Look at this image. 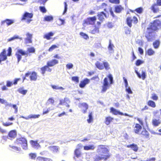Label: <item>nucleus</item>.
<instances>
[{"mask_svg": "<svg viewBox=\"0 0 161 161\" xmlns=\"http://www.w3.org/2000/svg\"><path fill=\"white\" fill-rule=\"evenodd\" d=\"M71 80L72 81L76 83H78L79 82V78L76 76L72 77H71Z\"/></svg>", "mask_w": 161, "mask_h": 161, "instance_id": "49530a36", "label": "nucleus"}, {"mask_svg": "<svg viewBox=\"0 0 161 161\" xmlns=\"http://www.w3.org/2000/svg\"><path fill=\"white\" fill-rule=\"evenodd\" d=\"M147 104L148 106L153 108H154L156 107L155 102L151 100H149L147 102Z\"/></svg>", "mask_w": 161, "mask_h": 161, "instance_id": "72a5a7b5", "label": "nucleus"}, {"mask_svg": "<svg viewBox=\"0 0 161 161\" xmlns=\"http://www.w3.org/2000/svg\"><path fill=\"white\" fill-rule=\"evenodd\" d=\"M158 5L156 3L153 4L150 7L151 10L155 13H156L159 11V8L158 7Z\"/></svg>", "mask_w": 161, "mask_h": 161, "instance_id": "a211bd4d", "label": "nucleus"}, {"mask_svg": "<svg viewBox=\"0 0 161 161\" xmlns=\"http://www.w3.org/2000/svg\"><path fill=\"white\" fill-rule=\"evenodd\" d=\"M5 23H6L7 26H9L14 23V21L9 19H6L1 22L2 25L4 24Z\"/></svg>", "mask_w": 161, "mask_h": 161, "instance_id": "c756f323", "label": "nucleus"}, {"mask_svg": "<svg viewBox=\"0 0 161 161\" xmlns=\"http://www.w3.org/2000/svg\"><path fill=\"white\" fill-rule=\"evenodd\" d=\"M19 37L18 36H14L12 37L9 38L8 40V41H10L12 40H13L15 39H19Z\"/></svg>", "mask_w": 161, "mask_h": 161, "instance_id": "69168bd1", "label": "nucleus"}, {"mask_svg": "<svg viewBox=\"0 0 161 161\" xmlns=\"http://www.w3.org/2000/svg\"><path fill=\"white\" fill-rule=\"evenodd\" d=\"M80 35L85 39H87L89 38L87 34L83 32H80Z\"/></svg>", "mask_w": 161, "mask_h": 161, "instance_id": "de8ad7c7", "label": "nucleus"}, {"mask_svg": "<svg viewBox=\"0 0 161 161\" xmlns=\"http://www.w3.org/2000/svg\"><path fill=\"white\" fill-rule=\"evenodd\" d=\"M140 135L141 136L144 138L148 139L149 138L150 134L145 129H143Z\"/></svg>", "mask_w": 161, "mask_h": 161, "instance_id": "f8f14e48", "label": "nucleus"}, {"mask_svg": "<svg viewBox=\"0 0 161 161\" xmlns=\"http://www.w3.org/2000/svg\"><path fill=\"white\" fill-rule=\"evenodd\" d=\"M8 53L6 54V51L5 49H4L0 53V64L2 61L6 60L7 58V56H10L12 54V48L9 47L7 50Z\"/></svg>", "mask_w": 161, "mask_h": 161, "instance_id": "423d86ee", "label": "nucleus"}, {"mask_svg": "<svg viewBox=\"0 0 161 161\" xmlns=\"http://www.w3.org/2000/svg\"><path fill=\"white\" fill-rule=\"evenodd\" d=\"M124 9L121 5H119L116 6L114 8V11L116 13H120Z\"/></svg>", "mask_w": 161, "mask_h": 161, "instance_id": "c85d7f7f", "label": "nucleus"}, {"mask_svg": "<svg viewBox=\"0 0 161 161\" xmlns=\"http://www.w3.org/2000/svg\"><path fill=\"white\" fill-rule=\"evenodd\" d=\"M161 123V120L160 119H153L152 121V124L154 126H158Z\"/></svg>", "mask_w": 161, "mask_h": 161, "instance_id": "b1692460", "label": "nucleus"}, {"mask_svg": "<svg viewBox=\"0 0 161 161\" xmlns=\"http://www.w3.org/2000/svg\"><path fill=\"white\" fill-rule=\"evenodd\" d=\"M54 33L52 32H50L45 34L43 36V38L47 40H49L51 39V37L54 35Z\"/></svg>", "mask_w": 161, "mask_h": 161, "instance_id": "a878e982", "label": "nucleus"}, {"mask_svg": "<svg viewBox=\"0 0 161 161\" xmlns=\"http://www.w3.org/2000/svg\"><path fill=\"white\" fill-rule=\"evenodd\" d=\"M51 150L54 152H57L58 151V147L57 146H53L50 147Z\"/></svg>", "mask_w": 161, "mask_h": 161, "instance_id": "79ce46f5", "label": "nucleus"}, {"mask_svg": "<svg viewBox=\"0 0 161 161\" xmlns=\"http://www.w3.org/2000/svg\"><path fill=\"white\" fill-rule=\"evenodd\" d=\"M135 72L136 74L138 77L140 78H142V80H144L146 77V74L145 72L142 71V75H141L137 71V70H135Z\"/></svg>", "mask_w": 161, "mask_h": 161, "instance_id": "393cba45", "label": "nucleus"}, {"mask_svg": "<svg viewBox=\"0 0 161 161\" xmlns=\"http://www.w3.org/2000/svg\"><path fill=\"white\" fill-rule=\"evenodd\" d=\"M89 119H87V121L88 123H90L93 121V118L92 116V113H90L89 115Z\"/></svg>", "mask_w": 161, "mask_h": 161, "instance_id": "a19ab883", "label": "nucleus"}, {"mask_svg": "<svg viewBox=\"0 0 161 161\" xmlns=\"http://www.w3.org/2000/svg\"><path fill=\"white\" fill-rule=\"evenodd\" d=\"M29 156L31 159H35L36 157V154L35 153H31L29 154Z\"/></svg>", "mask_w": 161, "mask_h": 161, "instance_id": "8fccbe9b", "label": "nucleus"}, {"mask_svg": "<svg viewBox=\"0 0 161 161\" xmlns=\"http://www.w3.org/2000/svg\"><path fill=\"white\" fill-rule=\"evenodd\" d=\"M103 66H104V68H105L106 70H108L109 69L110 67L108 63L107 62H103Z\"/></svg>", "mask_w": 161, "mask_h": 161, "instance_id": "c03bdc74", "label": "nucleus"}, {"mask_svg": "<svg viewBox=\"0 0 161 161\" xmlns=\"http://www.w3.org/2000/svg\"><path fill=\"white\" fill-rule=\"evenodd\" d=\"M151 98L153 100L157 101L158 99V97L156 94L153 93L152 94Z\"/></svg>", "mask_w": 161, "mask_h": 161, "instance_id": "3c124183", "label": "nucleus"}, {"mask_svg": "<svg viewBox=\"0 0 161 161\" xmlns=\"http://www.w3.org/2000/svg\"><path fill=\"white\" fill-rule=\"evenodd\" d=\"M14 143L16 145H21L24 149H27V142L26 139L24 137H20L17 138L14 142Z\"/></svg>", "mask_w": 161, "mask_h": 161, "instance_id": "39448f33", "label": "nucleus"}, {"mask_svg": "<svg viewBox=\"0 0 161 161\" xmlns=\"http://www.w3.org/2000/svg\"><path fill=\"white\" fill-rule=\"evenodd\" d=\"M25 43H30L32 42V38H26L25 39Z\"/></svg>", "mask_w": 161, "mask_h": 161, "instance_id": "4d7b16f0", "label": "nucleus"}, {"mask_svg": "<svg viewBox=\"0 0 161 161\" xmlns=\"http://www.w3.org/2000/svg\"><path fill=\"white\" fill-rule=\"evenodd\" d=\"M41 73L43 75L45 74L46 71L48 72H51L52 71L51 69L47 65L41 67Z\"/></svg>", "mask_w": 161, "mask_h": 161, "instance_id": "6ab92c4d", "label": "nucleus"}, {"mask_svg": "<svg viewBox=\"0 0 161 161\" xmlns=\"http://www.w3.org/2000/svg\"><path fill=\"white\" fill-rule=\"evenodd\" d=\"M28 53H26L25 51L21 49L18 50L15 55L17 58L18 62H19L21 59V55L27 56L28 53H34L35 52V48L33 47H31L28 48L27 49Z\"/></svg>", "mask_w": 161, "mask_h": 161, "instance_id": "20e7f679", "label": "nucleus"}, {"mask_svg": "<svg viewBox=\"0 0 161 161\" xmlns=\"http://www.w3.org/2000/svg\"><path fill=\"white\" fill-rule=\"evenodd\" d=\"M58 61L55 59H52L51 61H49L47 62V65L49 67H52L55 65L58 64Z\"/></svg>", "mask_w": 161, "mask_h": 161, "instance_id": "f3484780", "label": "nucleus"}, {"mask_svg": "<svg viewBox=\"0 0 161 161\" xmlns=\"http://www.w3.org/2000/svg\"><path fill=\"white\" fill-rule=\"evenodd\" d=\"M53 17L52 16H46L44 18V20L48 22H50L53 20Z\"/></svg>", "mask_w": 161, "mask_h": 161, "instance_id": "f704fd0d", "label": "nucleus"}, {"mask_svg": "<svg viewBox=\"0 0 161 161\" xmlns=\"http://www.w3.org/2000/svg\"><path fill=\"white\" fill-rule=\"evenodd\" d=\"M114 47V45L113 44H112L111 42V41H110L109 44L108 46V49L109 50L111 51L113 50V47Z\"/></svg>", "mask_w": 161, "mask_h": 161, "instance_id": "bf43d9fd", "label": "nucleus"}, {"mask_svg": "<svg viewBox=\"0 0 161 161\" xmlns=\"http://www.w3.org/2000/svg\"><path fill=\"white\" fill-rule=\"evenodd\" d=\"M30 143L32 147L38 149L41 147V146L38 143L37 141L31 140Z\"/></svg>", "mask_w": 161, "mask_h": 161, "instance_id": "4468645a", "label": "nucleus"}, {"mask_svg": "<svg viewBox=\"0 0 161 161\" xmlns=\"http://www.w3.org/2000/svg\"><path fill=\"white\" fill-rule=\"evenodd\" d=\"M155 53L154 51L152 48L148 49L146 52L147 55L149 56H151L154 54Z\"/></svg>", "mask_w": 161, "mask_h": 161, "instance_id": "4c0bfd02", "label": "nucleus"}, {"mask_svg": "<svg viewBox=\"0 0 161 161\" xmlns=\"http://www.w3.org/2000/svg\"><path fill=\"white\" fill-rule=\"evenodd\" d=\"M95 146L94 145L86 146L84 147V149L85 150H93L95 148Z\"/></svg>", "mask_w": 161, "mask_h": 161, "instance_id": "7c9ffc66", "label": "nucleus"}, {"mask_svg": "<svg viewBox=\"0 0 161 161\" xmlns=\"http://www.w3.org/2000/svg\"><path fill=\"white\" fill-rule=\"evenodd\" d=\"M33 14L31 13L25 12L23 14L22 19V20H26V22L29 23L32 21L31 19L32 18Z\"/></svg>", "mask_w": 161, "mask_h": 161, "instance_id": "6e6552de", "label": "nucleus"}, {"mask_svg": "<svg viewBox=\"0 0 161 161\" xmlns=\"http://www.w3.org/2000/svg\"><path fill=\"white\" fill-rule=\"evenodd\" d=\"M138 21L137 18L135 16H133L132 18L131 17H128L126 19V23L130 27H131L132 22L136 24L137 23Z\"/></svg>", "mask_w": 161, "mask_h": 161, "instance_id": "0eeeda50", "label": "nucleus"}, {"mask_svg": "<svg viewBox=\"0 0 161 161\" xmlns=\"http://www.w3.org/2000/svg\"><path fill=\"white\" fill-rule=\"evenodd\" d=\"M13 124V123L12 122H6L3 123V125L4 126H8L10 125H12Z\"/></svg>", "mask_w": 161, "mask_h": 161, "instance_id": "052dcab7", "label": "nucleus"}, {"mask_svg": "<svg viewBox=\"0 0 161 161\" xmlns=\"http://www.w3.org/2000/svg\"><path fill=\"white\" fill-rule=\"evenodd\" d=\"M97 152V153H102L101 156L97 155L95 158V160L99 161L103 160L104 161L109 158L111 155L109 153V150L105 145H100L98 146Z\"/></svg>", "mask_w": 161, "mask_h": 161, "instance_id": "f03ea898", "label": "nucleus"}, {"mask_svg": "<svg viewBox=\"0 0 161 161\" xmlns=\"http://www.w3.org/2000/svg\"><path fill=\"white\" fill-rule=\"evenodd\" d=\"M81 106L85 108V110H83V112L84 113H85L87 111V110L88 108V106L87 104L86 103H83L81 104Z\"/></svg>", "mask_w": 161, "mask_h": 161, "instance_id": "e433bc0d", "label": "nucleus"}, {"mask_svg": "<svg viewBox=\"0 0 161 161\" xmlns=\"http://www.w3.org/2000/svg\"><path fill=\"white\" fill-rule=\"evenodd\" d=\"M126 147L128 148H130L132 150L135 152H136L138 150V147L136 144L134 143L127 145Z\"/></svg>", "mask_w": 161, "mask_h": 161, "instance_id": "4be33fe9", "label": "nucleus"}, {"mask_svg": "<svg viewBox=\"0 0 161 161\" xmlns=\"http://www.w3.org/2000/svg\"><path fill=\"white\" fill-rule=\"evenodd\" d=\"M96 19V18L95 16L88 17L86 19L84 20V24L87 25H93L95 24Z\"/></svg>", "mask_w": 161, "mask_h": 161, "instance_id": "1a4fd4ad", "label": "nucleus"}, {"mask_svg": "<svg viewBox=\"0 0 161 161\" xmlns=\"http://www.w3.org/2000/svg\"><path fill=\"white\" fill-rule=\"evenodd\" d=\"M135 12L139 14H142L143 12V8L141 7H139L135 9Z\"/></svg>", "mask_w": 161, "mask_h": 161, "instance_id": "37998d69", "label": "nucleus"}, {"mask_svg": "<svg viewBox=\"0 0 161 161\" xmlns=\"http://www.w3.org/2000/svg\"><path fill=\"white\" fill-rule=\"evenodd\" d=\"M110 112L112 113L114 115H117L118 114L123 115V113L120 112L116 109H115L113 107H111L110 108Z\"/></svg>", "mask_w": 161, "mask_h": 161, "instance_id": "412c9836", "label": "nucleus"}, {"mask_svg": "<svg viewBox=\"0 0 161 161\" xmlns=\"http://www.w3.org/2000/svg\"><path fill=\"white\" fill-rule=\"evenodd\" d=\"M97 16L98 17V19L101 22L104 21L105 18H107L108 17V15L103 11L98 13Z\"/></svg>", "mask_w": 161, "mask_h": 161, "instance_id": "9d476101", "label": "nucleus"}, {"mask_svg": "<svg viewBox=\"0 0 161 161\" xmlns=\"http://www.w3.org/2000/svg\"><path fill=\"white\" fill-rule=\"evenodd\" d=\"M99 32V28L95 27V28L92 30L91 31V33L93 34H95L98 33Z\"/></svg>", "mask_w": 161, "mask_h": 161, "instance_id": "58836bf2", "label": "nucleus"}, {"mask_svg": "<svg viewBox=\"0 0 161 161\" xmlns=\"http://www.w3.org/2000/svg\"><path fill=\"white\" fill-rule=\"evenodd\" d=\"M40 116V114H31L29 115L27 117L22 116V117L26 119H36L38 118Z\"/></svg>", "mask_w": 161, "mask_h": 161, "instance_id": "cd10ccee", "label": "nucleus"}, {"mask_svg": "<svg viewBox=\"0 0 161 161\" xmlns=\"http://www.w3.org/2000/svg\"><path fill=\"white\" fill-rule=\"evenodd\" d=\"M136 119L139 122L140 125L142 126H143L144 123L142 119L137 118Z\"/></svg>", "mask_w": 161, "mask_h": 161, "instance_id": "6e6d98bb", "label": "nucleus"}, {"mask_svg": "<svg viewBox=\"0 0 161 161\" xmlns=\"http://www.w3.org/2000/svg\"><path fill=\"white\" fill-rule=\"evenodd\" d=\"M18 92L20 93L23 95H25L27 92V91L25 90H23L22 88H20L18 89Z\"/></svg>", "mask_w": 161, "mask_h": 161, "instance_id": "ea45409f", "label": "nucleus"}, {"mask_svg": "<svg viewBox=\"0 0 161 161\" xmlns=\"http://www.w3.org/2000/svg\"><path fill=\"white\" fill-rule=\"evenodd\" d=\"M36 161H52V160L50 158L39 156L37 157Z\"/></svg>", "mask_w": 161, "mask_h": 161, "instance_id": "2f4dec72", "label": "nucleus"}, {"mask_svg": "<svg viewBox=\"0 0 161 161\" xmlns=\"http://www.w3.org/2000/svg\"><path fill=\"white\" fill-rule=\"evenodd\" d=\"M73 66V64L71 63L68 64L66 65V68L68 69H70L72 68Z\"/></svg>", "mask_w": 161, "mask_h": 161, "instance_id": "338daca9", "label": "nucleus"}, {"mask_svg": "<svg viewBox=\"0 0 161 161\" xmlns=\"http://www.w3.org/2000/svg\"><path fill=\"white\" fill-rule=\"evenodd\" d=\"M64 10L63 12V14H64L67 11V4L66 2H64Z\"/></svg>", "mask_w": 161, "mask_h": 161, "instance_id": "13d9d810", "label": "nucleus"}, {"mask_svg": "<svg viewBox=\"0 0 161 161\" xmlns=\"http://www.w3.org/2000/svg\"><path fill=\"white\" fill-rule=\"evenodd\" d=\"M142 128V126L140 124L136 123L134 127V131L135 133L139 134L141 131Z\"/></svg>", "mask_w": 161, "mask_h": 161, "instance_id": "ddd939ff", "label": "nucleus"}, {"mask_svg": "<svg viewBox=\"0 0 161 161\" xmlns=\"http://www.w3.org/2000/svg\"><path fill=\"white\" fill-rule=\"evenodd\" d=\"M47 102L48 104H53L54 103V100L53 98H50L48 99Z\"/></svg>", "mask_w": 161, "mask_h": 161, "instance_id": "5fc2aeb1", "label": "nucleus"}, {"mask_svg": "<svg viewBox=\"0 0 161 161\" xmlns=\"http://www.w3.org/2000/svg\"><path fill=\"white\" fill-rule=\"evenodd\" d=\"M161 30V21L157 19L150 23L146 31L144 32L145 36L148 42L152 41L155 38L154 33Z\"/></svg>", "mask_w": 161, "mask_h": 161, "instance_id": "f257e3e1", "label": "nucleus"}, {"mask_svg": "<svg viewBox=\"0 0 161 161\" xmlns=\"http://www.w3.org/2000/svg\"><path fill=\"white\" fill-rule=\"evenodd\" d=\"M53 89L55 90H63L64 89L62 87H59L55 85H51Z\"/></svg>", "mask_w": 161, "mask_h": 161, "instance_id": "603ef678", "label": "nucleus"}, {"mask_svg": "<svg viewBox=\"0 0 161 161\" xmlns=\"http://www.w3.org/2000/svg\"><path fill=\"white\" fill-rule=\"evenodd\" d=\"M95 65L100 70H102L104 69L103 64L97 61L95 63Z\"/></svg>", "mask_w": 161, "mask_h": 161, "instance_id": "473e14b6", "label": "nucleus"}, {"mask_svg": "<svg viewBox=\"0 0 161 161\" xmlns=\"http://www.w3.org/2000/svg\"><path fill=\"white\" fill-rule=\"evenodd\" d=\"M13 85V83L12 82L9 81H7L6 82V86L7 87H11Z\"/></svg>", "mask_w": 161, "mask_h": 161, "instance_id": "680f3d73", "label": "nucleus"}, {"mask_svg": "<svg viewBox=\"0 0 161 161\" xmlns=\"http://www.w3.org/2000/svg\"><path fill=\"white\" fill-rule=\"evenodd\" d=\"M58 46L55 45H52L48 49L49 52H51L54 49L58 47Z\"/></svg>", "mask_w": 161, "mask_h": 161, "instance_id": "a18cd8bd", "label": "nucleus"}, {"mask_svg": "<svg viewBox=\"0 0 161 161\" xmlns=\"http://www.w3.org/2000/svg\"><path fill=\"white\" fill-rule=\"evenodd\" d=\"M113 118L108 116L105 118L104 123L107 125H109L114 120Z\"/></svg>", "mask_w": 161, "mask_h": 161, "instance_id": "bb28decb", "label": "nucleus"}, {"mask_svg": "<svg viewBox=\"0 0 161 161\" xmlns=\"http://www.w3.org/2000/svg\"><path fill=\"white\" fill-rule=\"evenodd\" d=\"M30 73V79L31 81H36L37 78V73L35 71H33L31 72L29 71Z\"/></svg>", "mask_w": 161, "mask_h": 161, "instance_id": "dca6fc26", "label": "nucleus"}, {"mask_svg": "<svg viewBox=\"0 0 161 161\" xmlns=\"http://www.w3.org/2000/svg\"><path fill=\"white\" fill-rule=\"evenodd\" d=\"M125 32L126 34H130V30L128 27H125Z\"/></svg>", "mask_w": 161, "mask_h": 161, "instance_id": "0e129e2a", "label": "nucleus"}, {"mask_svg": "<svg viewBox=\"0 0 161 161\" xmlns=\"http://www.w3.org/2000/svg\"><path fill=\"white\" fill-rule=\"evenodd\" d=\"M75 155L74 158L76 161H78L77 159L81 157L82 154L79 149H76L74 151Z\"/></svg>", "mask_w": 161, "mask_h": 161, "instance_id": "9b49d317", "label": "nucleus"}, {"mask_svg": "<svg viewBox=\"0 0 161 161\" xmlns=\"http://www.w3.org/2000/svg\"><path fill=\"white\" fill-rule=\"evenodd\" d=\"M160 42L158 40H155L153 43V45L154 48H158L160 45Z\"/></svg>", "mask_w": 161, "mask_h": 161, "instance_id": "c9c22d12", "label": "nucleus"}, {"mask_svg": "<svg viewBox=\"0 0 161 161\" xmlns=\"http://www.w3.org/2000/svg\"><path fill=\"white\" fill-rule=\"evenodd\" d=\"M17 132L15 130H12L10 131L8 135V136L10 139H14L17 136Z\"/></svg>", "mask_w": 161, "mask_h": 161, "instance_id": "2eb2a0df", "label": "nucleus"}, {"mask_svg": "<svg viewBox=\"0 0 161 161\" xmlns=\"http://www.w3.org/2000/svg\"><path fill=\"white\" fill-rule=\"evenodd\" d=\"M91 80H93L96 81H98L99 80V78L98 75H96L95 76L93 77H92L91 79Z\"/></svg>", "mask_w": 161, "mask_h": 161, "instance_id": "774afa93", "label": "nucleus"}, {"mask_svg": "<svg viewBox=\"0 0 161 161\" xmlns=\"http://www.w3.org/2000/svg\"><path fill=\"white\" fill-rule=\"evenodd\" d=\"M113 83V77L111 74H109L107 77L104 78L103 85L102 86L101 93H103L106 92L109 88L110 85Z\"/></svg>", "mask_w": 161, "mask_h": 161, "instance_id": "7ed1b4c3", "label": "nucleus"}, {"mask_svg": "<svg viewBox=\"0 0 161 161\" xmlns=\"http://www.w3.org/2000/svg\"><path fill=\"white\" fill-rule=\"evenodd\" d=\"M144 63V61L140 59L137 60L135 63V64L137 66H139L142 64Z\"/></svg>", "mask_w": 161, "mask_h": 161, "instance_id": "09e8293b", "label": "nucleus"}, {"mask_svg": "<svg viewBox=\"0 0 161 161\" xmlns=\"http://www.w3.org/2000/svg\"><path fill=\"white\" fill-rule=\"evenodd\" d=\"M39 8L40 11L42 13H44L46 12L47 10L44 7L40 6Z\"/></svg>", "mask_w": 161, "mask_h": 161, "instance_id": "864d4df0", "label": "nucleus"}, {"mask_svg": "<svg viewBox=\"0 0 161 161\" xmlns=\"http://www.w3.org/2000/svg\"><path fill=\"white\" fill-rule=\"evenodd\" d=\"M70 102V101L68 97H65L64 99H61L59 101V103H58L59 105H62L66 104Z\"/></svg>", "mask_w": 161, "mask_h": 161, "instance_id": "aec40b11", "label": "nucleus"}, {"mask_svg": "<svg viewBox=\"0 0 161 161\" xmlns=\"http://www.w3.org/2000/svg\"><path fill=\"white\" fill-rule=\"evenodd\" d=\"M11 147L12 149L16 151H20L21 150V148L19 147H17L15 146H12Z\"/></svg>", "mask_w": 161, "mask_h": 161, "instance_id": "e2e57ef3", "label": "nucleus"}, {"mask_svg": "<svg viewBox=\"0 0 161 161\" xmlns=\"http://www.w3.org/2000/svg\"><path fill=\"white\" fill-rule=\"evenodd\" d=\"M89 82V80L87 78H85L83 80L80 81L79 84V86L80 88H83Z\"/></svg>", "mask_w": 161, "mask_h": 161, "instance_id": "5701e85b", "label": "nucleus"}]
</instances>
